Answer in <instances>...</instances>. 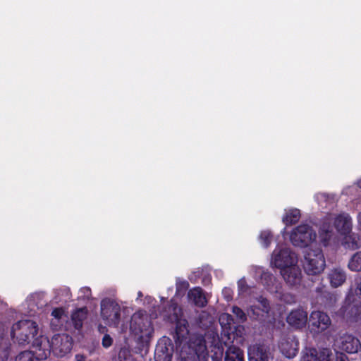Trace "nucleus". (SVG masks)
<instances>
[{"label": "nucleus", "instance_id": "nucleus-1", "mask_svg": "<svg viewBox=\"0 0 361 361\" xmlns=\"http://www.w3.org/2000/svg\"><path fill=\"white\" fill-rule=\"evenodd\" d=\"M130 329L137 336L138 348L147 350L154 331L150 317L145 312H136L131 317Z\"/></svg>", "mask_w": 361, "mask_h": 361}, {"label": "nucleus", "instance_id": "nucleus-2", "mask_svg": "<svg viewBox=\"0 0 361 361\" xmlns=\"http://www.w3.org/2000/svg\"><path fill=\"white\" fill-rule=\"evenodd\" d=\"M181 361H208L209 353L206 341L201 335L192 336L180 352Z\"/></svg>", "mask_w": 361, "mask_h": 361}, {"label": "nucleus", "instance_id": "nucleus-3", "mask_svg": "<svg viewBox=\"0 0 361 361\" xmlns=\"http://www.w3.org/2000/svg\"><path fill=\"white\" fill-rule=\"evenodd\" d=\"M37 324L31 320H20L15 323L11 330V336L16 338L20 345L29 343L30 338L37 336Z\"/></svg>", "mask_w": 361, "mask_h": 361}, {"label": "nucleus", "instance_id": "nucleus-4", "mask_svg": "<svg viewBox=\"0 0 361 361\" xmlns=\"http://www.w3.org/2000/svg\"><path fill=\"white\" fill-rule=\"evenodd\" d=\"M326 267L325 259L321 249L310 250L305 255L303 268L308 275H318Z\"/></svg>", "mask_w": 361, "mask_h": 361}, {"label": "nucleus", "instance_id": "nucleus-5", "mask_svg": "<svg viewBox=\"0 0 361 361\" xmlns=\"http://www.w3.org/2000/svg\"><path fill=\"white\" fill-rule=\"evenodd\" d=\"M317 238L316 232L312 226L302 224L297 226L291 233L290 240L294 246L308 247Z\"/></svg>", "mask_w": 361, "mask_h": 361}, {"label": "nucleus", "instance_id": "nucleus-6", "mask_svg": "<svg viewBox=\"0 0 361 361\" xmlns=\"http://www.w3.org/2000/svg\"><path fill=\"white\" fill-rule=\"evenodd\" d=\"M101 317L106 324L117 326L121 320V306L114 300H102L101 302Z\"/></svg>", "mask_w": 361, "mask_h": 361}, {"label": "nucleus", "instance_id": "nucleus-7", "mask_svg": "<svg viewBox=\"0 0 361 361\" xmlns=\"http://www.w3.org/2000/svg\"><path fill=\"white\" fill-rule=\"evenodd\" d=\"M331 324L329 315L322 311H312L310 314L308 328L314 334H318L327 329Z\"/></svg>", "mask_w": 361, "mask_h": 361}, {"label": "nucleus", "instance_id": "nucleus-8", "mask_svg": "<svg viewBox=\"0 0 361 361\" xmlns=\"http://www.w3.org/2000/svg\"><path fill=\"white\" fill-rule=\"evenodd\" d=\"M174 352L173 343L171 338L166 336L161 338L154 350V361H171Z\"/></svg>", "mask_w": 361, "mask_h": 361}, {"label": "nucleus", "instance_id": "nucleus-9", "mask_svg": "<svg viewBox=\"0 0 361 361\" xmlns=\"http://www.w3.org/2000/svg\"><path fill=\"white\" fill-rule=\"evenodd\" d=\"M338 314L347 322L361 320V302H345L339 309Z\"/></svg>", "mask_w": 361, "mask_h": 361}, {"label": "nucleus", "instance_id": "nucleus-10", "mask_svg": "<svg viewBox=\"0 0 361 361\" xmlns=\"http://www.w3.org/2000/svg\"><path fill=\"white\" fill-rule=\"evenodd\" d=\"M249 361H269L271 357L270 348L264 343H255L247 348Z\"/></svg>", "mask_w": 361, "mask_h": 361}, {"label": "nucleus", "instance_id": "nucleus-11", "mask_svg": "<svg viewBox=\"0 0 361 361\" xmlns=\"http://www.w3.org/2000/svg\"><path fill=\"white\" fill-rule=\"evenodd\" d=\"M338 347L341 350L353 354L357 353L361 348V343L357 337L351 334H344L340 337Z\"/></svg>", "mask_w": 361, "mask_h": 361}, {"label": "nucleus", "instance_id": "nucleus-12", "mask_svg": "<svg viewBox=\"0 0 361 361\" xmlns=\"http://www.w3.org/2000/svg\"><path fill=\"white\" fill-rule=\"evenodd\" d=\"M162 314L165 320L173 323L183 316V310L176 301L171 299L164 307Z\"/></svg>", "mask_w": 361, "mask_h": 361}, {"label": "nucleus", "instance_id": "nucleus-13", "mask_svg": "<svg viewBox=\"0 0 361 361\" xmlns=\"http://www.w3.org/2000/svg\"><path fill=\"white\" fill-rule=\"evenodd\" d=\"M273 263L276 267L281 270L295 266L292 252L287 248L281 249L277 253H275Z\"/></svg>", "mask_w": 361, "mask_h": 361}, {"label": "nucleus", "instance_id": "nucleus-14", "mask_svg": "<svg viewBox=\"0 0 361 361\" xmlns=\"http://www.w3.org/2000/svg\"><path fill=\"white\" fill-rule=\"evenodd\" d=\"M281 274L289 286L293 287L300 285L302 280L301 270L297 266L282 269L281 270Z\"/></svg>", "mask_w": 361, "mask_h": 361}, {"label": "nucleus", "instance_id": "nucleus-15", "mask_svg": "<svg viewBox=\"0 0 361 361\" xmlns=\"http://www.w3.org/2000/svg\"><path fill=\"white\" fill-rule=\"evenodd\" d=\"M176 324L175 333L173 338L176 345L180 346L183 341L188 338L189 334V324L186 319L182 317L177 321H174Z\"/></svg>", "mask_w": 361, "mask_h": 361}, {"label": "nucleus", "instance_id": "nucleus-16", "mask_svg": "<svg viewBox=\"0 0 361 361\" xmlns=\"http://www.w3.org/2000/svg\"><path fill=\"white\" fill-rule=\"evenodd\" d=\"M286 320L290 326L300 327L306 324L307 313L300 308L293 310L289 313Z\"/></svg>", "mask_w": 361, "mask_h": 361}, {"label": "nucleus", "instance_id": "nucleus-17", "mask_svg": "<svg viewBox=\"0 0 361 361\" xmlns=\"http://www.w3.org/2000/svg\"><path fill=\"white\" fill-rule=\"evenodd\" d=\"M188 298L198 307H204L208 302L203 289L199 286L190 289L188 292Z\"/></svg>", "mask_w": 361, "mask_h": 361}, {"label": "nucleus", "instance_id": "nucleus-18", "mask_svg": "<svg viewBox=\"0 0 361 361\" xmlns=\"http://www.w3.org/2000/svg\"><path fill=\"white\" fill-rule=\"evenodd\" d=\"M298 346V343H293L292 341H289L288 340H283L279 345L282 354L288 358H293L297 355Z\"/></svg>", "mask_w": 361, "mask_h": 361}, {"label": "nucleus", "instance_id": "nucleus-19", "mask_svg": "<svg viewBox=\"0 0 361 361\" xmlns=\"http://www.w3.org/2000/svg\"><path fill=\"white\" fill-rule=\"evenodd\" d=\"M331 286L334 288L341 286L346 279L345 271L341 268H336L329 274Z\"/></svg>", "mask_w": 361, "mask_h": 361}, {"label": "nucleus", "instance_id": "nucleus-20", "mask_svg": "<svg viewBox=\"0 0 361 361\" xmlns=\"http://www.w3.org/2000/svg\"><path fill=\"white\" fill-rule=\"evenodd\" d=\"M334 226L342 234L349 233L351 230L350 218L348 216H338L334 220Z\"/></svg>", "mask_w": 361, "mask_h": 361}, {"label": "nucleus", "instance_id": "nucleus-21", "mask_svg": "<svg viewBox=\"0 0 361 361\" xmlns=\"http://www.w3.org/2000/svg\"><path fill=\"white\" fill-rule=\"evenodd\" d=\"M224 361H244V353L239 347L229 346L226 353Z\"/></svg>", "mask_w": 361, "mask_h": 361}, {"label": "nucleus", "instance_id": "nucleus-22", "mask_svg": "<svg viewBox=\"0 0 361 361\" xmlns=\"http://www.w3.org/2000/svg\"><path fill=\"white\" fill-rule=\"evenodd\" d=\"M51 316L54 317L51 320V327L56 331L61 330L63 326L61 320L64 316L63 309L62 307L54 308L51 312Z\"/></svg>", "mask_w": 361, "mask_h": 361}, {"label": "nucleus", "instance_id": "nucleus-23", "mask_svg": "<svg viewBox=\"0 0 361 361\" xmlns=\"http://www.w3.org/2000/svg\"><path fill=\"white\" fill-rule=\"evenodd\" d=\"M301 214L298 209H291L283 217V222L286 226H291L297 224L300 219Z\"/></svg>", "mask_w": 361, "mask_h": 361}, {"label": "nucleus", "instance_id": "nucleus-24", "mask_svg": "<svg viewBox=\"0 0 361 361\" xmlns=\"http://www.w3.org/2000/svg\"><path fill=\"white\" fill-rule=\"evenodd\" d=\"M86 316L87 310L85 307L80 308L72 314L71 319L75 329L80 330L82 327V322Z\"/></svg>", "mask_w": 361, "mask_h": 361}, {"label": "nucleus", "instance_id": "nucleus-25", "mask_svg": "<svg viewBox=\"0 0 361 361\" xmlns=\"http://www.w3.org/2000/svg\"><path fill=\"white\" fill-rule=\"evenodd\" d=\"M348 267L353 271H361V251L356 252L350 257Z\"/></svg>", "mask_w": 361, "mask_h": 361}, {"label": "nucleus", "instance_id": "nucleus-26", "mask_svg": "<svg viewBox=\"0 0 361 361\" xmlns=\"http://www.w3.org/2000/svg\"><path fill=\"white\" fill-rule=\"evenodd\" d=\"M224 348L221 343H216L211 346L210 357L212 361H222Z\"/></svg>", "mask_w": 361, "mask_h": 361}, {"label": "nucleus", "instance_id": "nucleus-27", "mask_svg": "<svg viewBox=\"0 0 361 361\" xmlns=\"http://www.w3.org/2000/svg\"><path fill=\"white\" fill-rule=\"evenodd\" d=\"M320 297L325 307H332L336 301V295L329 291L322 292Z\"/></svg>", "mask_w": 361, "mask_h": 361}, {"label": "nucleus", "instance_id": "nucleus-28", "mask_svg": "<svg viewBox=\"0 0 361 361\" xmlns=\"http://www.w3.org/2000/svg\"><path fill=\"white\" fill-rule=\"evenodd\" d=\"M258 302L260 307L253 306L252 307L253 313H255V310H261L263 313L268 314L271 309L269 300L267 298L260 296L258 299Z\"/></svg>", "mask_w": 361, "mask_h": 361}, {"label": "nucleus", "instance_id": "nucleus-29", "mask_svg": "<svg viewBox=\"0 0 361 361\" xmlns=\"http://www.w3.org/2000/svg\"><path fill=\"white\" fill-rule=\"evenodd\" d=\"M219 322L222 327L231 330L234 324V319L229 314H223L219 317Z\"/></svg>", "mask_w": 361, "mask_h": 361}, {"label": "nucleus", "instance_id": "nucleus-30", "mask_svg": "<svg viewBox=\"0 0 361 361\" xmlns=\"http://www.w3.org/2000/svg\"><path fill=\"white\" fill-rule=\"evenodd\" d=\"M118 361H135L131 351L127 348H122L118 355Z\"/></svg>", "mask_w": 361, "mask_h": 361}, {"label": "nucleus", "instance_id": "nucleus-31", "mask_svg": "<svg viewBox=\"0 0 361 361\" xmlns=\"http://www.w3.org/2000/svg\"><path fill=\"white\" fill-rule=\"evenodd\" d=\"M15 361H39V359L31 351H23L16 357Z\"/></svg>", "mask_w": 361, "mask_h": 361}, {"label": "nucleus", "instance_id": "nucleus-32", "mask_svg": "<svg viewBox=\"0 0 361 361\" xmlns=\"http://www.w3.org/2000/svg\"><path fill=\"white\" fill-rule=\"evenodd\" d=\"M272 238L273 235L269 231H263L259 235L260 243L264 247H268L270 245Z\"/></svg>", "mask_w": 361, "mask_h": 361}, {"label": "nucleus", "instance_id": "nucleus-33", "mask_svg": "<svg viewBox=\"0 0 361 361\" xmlns=\"http://www.w3.org/2000/svg\"><path fill=\"white\" fill-rule=\"evenodd\" d=\"M189 288V283L185 280H178L176 283V292L177 294L184 293Z\"/></svg>", "mask_w": 361, "mask_h": 361}, {"label": "nucleus", "instance_id": "nucleus-34", "mask_svg": "<svg viewBox=\"0 0 361 361\" xmlns=\"http://www.w3.org/2000/svg\"><path fill=\"white\" fill-rule=\"evenodd\" d=\"M232 312L236 317L238 322H244L247 319V317L243 310L237 306H233Z\"/></svg>", "mask_w": 361, "mask_h": 361}, {"label": "nucleus", "instance_id": "nucleus-35", "mask_svg": "<svg viewBox=\"0 0 361 361\" xmlns=\"http://www.w3.org/2000/svg\"><path fill=\"white\" fill-rule=\"evenodd\" d=\"M332 233H331V231L326 232H319V237L320 238V241L324 246H327L329 240H331Z\"/></svg>", "mask_w": 361, "mask_h": 361}, {"label": "nucleus", "instance_id": "nucleus-36", "mask_svg": "<svg viewBox=\"0 0 361 361\" xmlns=\"http://www.w3.org/2000/svg\"><path fill=\"white\" fill-rule=\"evenodd\" d=\"M332 355L331 351L328 348H324L321 352L319 360V361H332L331 356Z\"/></svg>", "mask_w": 361, "mask_h": 361}, {"label": "nucleus", "instance_id": "nucleus-37", "mask_svg": "<svg viewBox=\"0 0 361 361\" xmlns=\"http://www.w3.org/2000/svg\"><path fill=\"white\" fill-rule=\"evenodd\" d=\"M113 343V339L109 334H105L103 336L102 344L104 348H109L110 347Z\"/></svg>", "mask_w": 361, "mask_h": 361}, {"label": "nucleus", "instance_id": "nucleus-38", "mask_svg": "<svg viewBox=\"0 0 361 361\" xmlns=\"http://www.w3.org/2000/svg\"><path fill=\"white\" fill-rule=\"evenodd\" d=\"M9 350L8 348L0 346V361H6L8 358Z\"/></svg>", "mask_w": 361, "mask_h": 361}, {"label": "nucleus", "instance_id": "nucleus-39", "mask_svg": "<svg viewBox=\"0 0 361 361\" xmlns=\"http://www.w3.org/2000/svg\"><path fill=\"white\" fill-rule=\"evenodd\" d=\"M331 231V233H333V229L331 226L329 224H323L319 228V232H327Z\"/></svg>", "mask_w": 361, "mask_h": 361}, {"label": "nucleus", "instance_id": "nucleus-40", "mask_svg": "<svg viewBox=\"0 0 361 361\" xmlns=\"http://www.w3.org/2000/svg\"><path fill=\"white\" fill-rule=\"evenodd\" d=\"M80 291L84 294V296L89 298L92 295V291L89 287H83L80 289Z\"/></svg>", "mask_w": 361, "mask_h": 361}, {"label": "nucleus", "instance_id": "nucleus-41", "mask_svg": "<svg viewBox=\"0 0 361 361\" xmlns=\"http://www.w3.org/2000/svg\"><path fill=\"white\" fill-rule=\"evenodd\" d=\"M75 361H85L86 357L81 354H77L75 355Z\"/></svg>", "mask_w": 361, "mask_h": 361}, {"label": "nucleus", "instance_id": "nucleus-42", "mask_svg": "<svg viewBox=\"0 0 361 361\" xmlns=\"http://www.w3.org/2000/svg\"><path fill=\"white\" fill-rule=\"evenodd\" d=\"M336 361H348V360H347V357L344 355L341 354L340 356H338L336 357Z\"/></svg>", "mask_w": 361, "mask_h": 361}, {"label": "nucleus", "instance_id": "nucleus-43", "mask_svg": "<svg viewBox=\"0 0 361 361\" xmlns=\"http://www.w3.org/2000/svg\"><path fill=\"white\" fill-rule=\"evenodd\" d=\"M355 292H356L357 295H358L360 298H361V282L358 284Z\"/></svg>", "mask_w": 361, "mask_h": 361}, {"label": "nucleus", "instance_id": "nucleus-44", "mask_svg": "<svg viewBox=\"0 0 361 361\" xmlns=\"http://www.w3.org/2000/svg\"><path fill=\"white\" fill-rule=\"evenodd\" d=\"M244 283L245 281H243L242 280L238 281V285L239 288L242 289Z\"/></svg>", "mask_w": 361, "mask_h": 361}, {"label": "nucleus", "instance_id": "nucleus-45", "mask_svg": "<svg viewBox=\"0 0 361 361\" xmlns=\"http://www.w3.org/2000/svg\"><path fill=\"white\" fill-rule=\"evenodd\" d=\"M357 185L360 188H361V178L357 180Z\"/></svg>", "mask_w": 361, "mask_h": 361}, {"label": "nucleus", "instance_id": "nucleus-46", "mask_svg": "<svg viewBox=\"0 0 361 361\" xmlns=\"http://www.w3.org/2000/svg\"><path fill=\"white\" fill-rule=\"evenodd\" d=\"M226 298L227 300H230L232 298V297L231 296H226Z\"/></svg>", "mask_w": 361, "mask_h": 361}, {"label": "nucleus", "instance_id": "nucleus-47", "mask_svg": "<svg viewBox=\"0 0 361 361\" xmlns=\"http://www.w3.org/2000/svg\"><path fill=\"white\" fill-rule=\"evenodd\" d=\"M302 361H310V360H307L305 357H303V358H302Z\"/></svg>", "mask_w": 361, "mask_h": 361}, {"label": "nucleus", "instance_id": "nucleus-48", "mask_svg": "<svg viewBox=\"0 0 361 361\" xmlns=\"http://www.w3.org/2000/svg\"><path fill=\"white\" fill-rule=\"evenodd\" d=\"M71 348V344H70V346L68 347V350H70Z\"/></svg>", "mask_w": 361, "mask_h": 361}, {"label": "nucleus", "instance_id": "nucleus-49", "mask_svg": "<svg viewBox=\"0 0 361 361\" xmlns=\"http://www.w3.org/2000/svg\"><path fill=\"white\" fill-rule=\"evenodd\" d=\"M227 290H229V289H225L224 292H226Z\"/></svg>", "mask_w": 361, "mask_h": 361}]
</instances>
